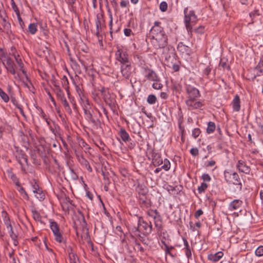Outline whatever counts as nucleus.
<instances>
[{"instance_id": "obj_54", "label": "nucleus", "mask_w": 263, "mask_h": 263, "mask_svg": "<svg viewBox=\"0 0 263 263\" xmlns=\"http://www.w3.org/2000/svg\"><path fill=\"white\" fill-rule=\"evenodd\" d=\"M173 89L176 92H178V93H180L181 90V86L179 84H175L173 85Z\"/></svg>"}, {"instance_id": "obj_39", "label": "nucleus", "mask_w": 263, "mask_h": 263, "mask_svg": "<svg viewBox=\"0 0 263 263\" xmlns=\"http://www.w3.org/2000/svg\"><path fill=\"white\" fill-rule=\"evenodd\" d=\"M154 83L153 84V88L155 89H160L162 87V84L159 83V78L158 80L153 81Z\"/></svg>"}, {"instance_id": "obj_33", "label": "nucleus", "mask_w": 263, "mask_h": 263, "mask_svg": "<svg viewBox=\"0 0 263 263\" xmlns=\"http://www.w3.org/2000/svg\"><path fill=\"white\" fill-rule=\"evenodd\" d=\"M61 103H62L63 105L64 106L65 110L69 113V114H71L72 113L71 109L68 103V102L66 99H64L63 101H61Z\"/></svg>"}, {"instance_id": "obj_41", "label": "nucleus", "mask_w": 263, "mask_h": 263, "mask_svg": "<svg viewBox=\"0 0 263 263\" xmlns=\"http://www.w3.org/2000/svg\"><path fill=\"white\" fill-rule=\"evenodd\" d=\"M70 263H77L78 260V257L73 253H70L69 254Z\"/></svg>"}, {"instance_id": "obj_30", "label": "nucleus", "mask_w": 263, "mask_h": 263, "mask_svg": "<svg viewBox=\"0 0 263 263\" xmlns=\"http://www.w3.org/2000/svg\"><path fill=\"white\" fill-rule=\"evenodd\" d=\"M7 18H4L1 20L2 25L4 28V30L6 31H8L10 29V24L7 21Z\"/></svg>"}, {"instance_id": "obj_34", "label": "nucleus", "mask_w": 263, "mask_h": 263, "mask_svg": "<svg viewBox=\"0 0 263 263\" xmlns=\"http://www.w3.org/2000/svg\"><path fill=\"white\" fill-rule=\"evenodd\" d=\"M84 112L87 116V118L88 121L89 122L92 123L93 124H96V120L93 118L91 112H89V111L87 110L86 109H84Z\"/></svg>"}, {"instance_id": "obj_36", "label": "nucleus", "mask_w": 263, "mask_h": 263, "mask_svg": "<svg viewBox=\"0 0 263 263\" xmlns=\"http://www.w3.org/2000/svg\"><path fill=\"white\" fill-rule=\"evenodd\" d=\"M0 97L5 102H8L9 100V96L1 88H0Z\"/></svg>"}, {"instance_id": "obj_15", "label": "nucleus", "mask_w": 263, "mask_h": 263, "mask_svg": "<svg viewBox=\"0 0 263 263\" xmlns=\"http://www.w3.org/2000/svg\"><path fill=\"white\" fill-rule=\"evenodd\" d=\"M152 163L155 166H158L163 163L161 154L155 151L152 152Z\"/></svg>"}, {"instance_id": "obj_4", "label": "nucleus", "mask_w": 263, "mask_h": 263, "mask_svg": "<svg viewBox=\"0 0 263 263\" xmlns=\"http://www.w3.org/2000/svg\"><path fill=\"white\" fill-rule=\"evenodd\" d=\"M153 225L151 222L144 221L141 217H138V226L133 229V232L136 234V233H141L144 235L151 234L153 230Z\"/></svg>"}, {"instance_id": "obj_23", "label": "nucleus", "mask_w": 263, "mask_h": 263, "mask_svg": "<svg viewBox=\"0 0 263 263\" xmlns=\"http://www.w3.org/2000/svg\"><path fill=\"white\" fill-rule=\"evenodd\" d=\"M162 243L164 245V246L162 247V249L165 251L166 258L170 256L171 257H173V254L172 252V251L174 250L173 247H169L168 246L164 241H162Z\"/></svg>"}, {"instance_id": "obj_12", "label": "nucleus", "mask_w": 263, "mask_h": 263, "mask_svg": "<svg viewBox=\"0 0 263 263\" xmlns=\"http://www.w3.org/2000/svg\"><path fill=\"white\" fill-rule=\"evenodd\" d=\"M76 156L79 163L84 168L86 169L89 172H91L92 171V169L88 161L83 157V156L80 155L78 153H76Z\"/></svg>"}, {"instance_id": "obj_1", "label": "nucleus", "mask_w": 263, "mask_h": 263, "mask_svg": "<svg viewBox=\"0 0 263 263\" xmlns=\"http://www.w3.org/2000/svg\"><path fill=\"white\" fill-rule=\"evenodd\" d=\"M160 24V22H155L149 32L151 42L156 49L164 48L168 44L167 36Z\"/></svg>"}, {"instance_id": "obj_56", "label": "nucleus", "mask_w": 263, "mask_h": 263, "mask_svg": "<svg viewBox=\"0 0 263 263\" xmlns=\"http://www.w3.org/2000/svg\"><path fill=\"white\" fill-rule=\"evenodd\" d=\"M203 212L201 209L198 210L194 214V217L198 219L201 215L203 214Z\"/></svg>"}, {"instance_id": "obj_40", "label": "nucleus", "mask_w": 263, "mask_h": 263, "mask_svg": "<svg viewBox=\"0 0 263 263\" xmlns=\"http://www.w3.org/2000/svg\"><path fill=\"white\" fill-rule=\"evenodd\" d=\"M32 213L33 217L35 220L37 221L41 220V216L37 211L33 210L32 211Z\"/></svg>"}, {"instance_id": "obj_50", "label": "nucleus", "mask_w": 263, "mask_h": 263, "mask_svg": "<svg viewBox=\"0 0 263 263\" xmlns=\"http://www.w3.org/2000/svg\"><path fill=\"white\" fill-rule=\"evenodd\" d=\"M79 213L80 215V218L82 220V222H81V226L82 227H84L86 225V222L84 216L83 214L81 212H79Z\"/></svg>"}, {"instance_id": "obj_64", "label": "nucleus", "mask_w": 263, "mask_h": 263, "mask_svg": "<svg viewBox=\"0 0 263 263\" xmlns=\"http://www.w3.org/2000/svg\"><path fill=\"white\" fill-rule=\"evenodd\" d=\"M24 85L25 87H27L30 91H32V88H33V87L31 82L24 83Z\"/></svg>"}, {"instance_id": "obj_9", "label": "nucleus", "mask_w": 263, "mask_h": 263, "mask_svg": "<svg viewBox=\"0 0 263 263\" xmlns=\"http://www.w3.org/2000/svg\"><path fill=\"white\" fill-rule=\"evenodd\" d=\"M95 23L96 26V34L98 35L105 26V20L102 12L97 14Z\"/></svg>"}, {"instance_id": "obj_31", "label": "nucleus", "mask_w": 263, "mask_h": 263, "mask_svg": "<svg viewBox=\"0 0 263 263\" xmlns=\"http://www.w3.org/2000/svg\"><path fill=\"white\" fill-rule=\"evenodd\" d=\"M215 129V124L213 122H209L206 128V132L208 134H211L214 132Z\"/></svg>"}, {"instance_id": "obj_45", "label": "nucleus", "mask_w": 263, "mask_h": 263, "mask_svg": "<svg viewBox=\"0 0 263 263\" xmlns=\"http://www.w3.org/2000/svg\"><path fill=\"white\" fill-rule=\"evenodd\" d=\"M160 9L162 12H165L167 9V4L165 2H162L159 6Z\"/></svg>"}, {"instance_id": "obj_2", "label": "nucleus", "mask_w": 263, "mask_h": 263, "mask_svg": "<svg viewBox=\"0 0 263 263\" xmlns=\"http://www.w3.org/2000/svg\"><path fill=\"white\" fill-rule=\"evenodd\" d=\"M185 90L186 92V105L191 109L200 108L203 104L200 101H197V98L200 97V92L195 87L190 85L186 86Z\"/></svg>"}, {"instance_id": "obj_63", "label": "nucleus", "mask_w": 263, "mask_h": 263, "mask_svg": "<svg viewBox=\"0 0 263 263\" xmlns=\"http://www.w3.org/2000/svg\"><path fill=\"white\" fill-rule=\"evenodd\" d=\"M8 176L14 181L17 180L15 175L12 172H8Z\"/></svg>"}, {"instance_id": "obj_47", "label": "nucleus", "mask_w": 263, "mask_h": 263, "mask_svg": "<svg viewBox=\"0 0 263 263\" xmlns=\"http://www.w3.org/2000/svg\"><path fill=\"white\" fill-rule=\"evenodd\" d=\"M16 16H17V21L18 22V23H19V25H20L21 28L22 29H23L24 28L25 25V24H24L23 21L22 20V19L21 17L20 13H19L18 14H16Z\"/></svg>"}, {"instance_id": "obj_62", "label": "nucleus", "mask_w": 263, "mask_h": 263, "mask_svg": "<svg viewBox=\"0 0 263 263\" xmlns=\"http://www.w3.org/2000/svg\"><path fill=\"white\" fill-rule=\"evenodd\" d=\"M17 191L22 194H24V195L27 197V193L26 192L25 189L24 187H23L22 186H20L19 187L17 188Z\"/></svg>"}, {"instance_id": "obj_43", "label": "nucleus", "mask_w": 263, "mask_h": 263, "mask_svg": "<svg viewBox=\"0 0 263 263\" xmlns=\"http://www.w3.org/2000/svg\"><path fill=\"white\" fill-rule=\"evenodd\" d=\"M177 49L178 50L181 52L187 51L189 49L188 47L184 45L182 43H180L178 44Z\"/></svg>"}, {"instance_id": "obj_53", "label": "nucleus", "mask_w": 263, "mask_h": 263, "mask_svg": "<svg viewBox=\"0 0 263 263\" xmlns=\"http://www.w3.org/2000/svg\"><path fill=\"white\" fill-rule=\"evenodd\" d=\"M100 91H101L102 96H103V97L104 98V100H107L106 95L107 94V92H108L107 89H106L104 87H103L101 88Z\"/></svg>"}, {"instance_id": "obj_8", "label": "nucleus", "mask_w": 263, "mask_h": 263, "mask_svg": "<svg viewBox=\"0 0 263 263\" xmlns=\"http://www.w3.org/2000/svg\"><path fill=\"white\" fill-rule=\"evenodd\" d=\"M115 55L116 60L120 62L121 65L130 63L128 59V55L126 52L119 47H118Z\"/></svg>"}, {"instance_id": "obj_28", "label": "nucleus", "mask_w": 263, "mask_h": 263, "mask_svg": "<svg viewBox=\"0 0 263 263\" xmlns=\"http://www.w3.org/2000/svg\"><path fill=\"white\" fill-rule=\"evenodd\" d=\"M1 215L6 226L11 223L8 215L5 211H2L1 213Z\"/></svg>"}, {"instance_id": "obj_58", "label": "nucleus", "mask_w": 263, "mask_h": 263, "mask_svg": "<svg viewBox=\"0 0 263 263\" xmlns=\"http://www.w3.org/2000/svg\"><path fill=\"white\" fill-rule=\"evenodd\" d=\"M211 67L210 66H207L203 70V74L208 76L211 71Z\"/></svg>"}, {"instance_id": "obj_32", "label": "nucleus", "mask_w": 263, "mask_h": 263, "mask_svg": "<svg viewBox=\"0 0 263 263\" xmlns=\"http://www.w3.org/2000/svg\"><path fill=\"white\" fill-rule=\"evenodd\" d=\"M163 165L161 166V168L165 171H168L171 167L170 161L167 159H164V160H163Z\"/></svg>"}, {"instance_id": "obj_7", "label": "nucleus", "mask_w": 263, "mask_h": 263, "mask_svg": "<svg viewBox=\"0 0 263 263\" xmlns=\"http://www.w3.org/2000/svg\"><path fill=\"white\" fill-rule=\"evenodd\" d=\"M14 155L17 162L21 165L22 170L25 171L24 164H28L27 156L22 150H19L18 149L16 150Z\"/></svg>"}, {"instance_id": "obj_48", "label": "nucleus", "mask_w": 263, "mask_h": 263, "mask_svg": "<svg viewBox=\"0 0 263 263\" xmlns=\"http://www.w3.org/2000/svg\"><path fill=\"white\" fill-rule=\"evenodd\" d=\"M255 254L258 256H261L263 255V246H259L256 249L255 251Z\"/></svg>"}, {"instance_id": "obj_44", "label": "nucleus", "mask_w": 263, "mask_h": 263, "mask_svg": "<svg viewBox=\"0 0 263 263\" xmlns=\"http://www.w3.org/2000/svg\"><path fill=\"white\" fill-rule=\"evenodd\" d=\"M208 187V185L205 182H202L200 186H198V191L199 193L203 192Z\"/></svg>"}, {"instance_id": "obj_14", "label": "nucleus", "mask_w": 263, "mask_h": 263, "mask_svg": "<svg viewBox=\"0 0 263 263\" xmlns=\"http://www.w3.org/2000/svg\"><path fill=\"white\" fill-rule=\"evenodd\" d=\"M2 63L8 71L13 75L15 74L16 72L14 68L15 64L11 58L7 57L6 63L4 61H3Z\"/></svg>"}, {"instance_id": "obj_61", "label": "nucleus", "mask_w": 263, "mask_h": 263, "mask_svg": "<svg viewBox=\"0 0 263 263\" xmlns=\"http://www.w3.org/2000/svg\"><path fill=\"white\" fill-rule=\"evenodd\" d=\"M132 31L130 29L125 28L124 30V33L126 36H129L131 35Z\"/></svg>"}, {"instance_id": "obj_19", "label": "nucleus", "mask_w": 263, "mask_h": 263, "mask_svg": "<svg viewBox=\"0 0 263 263\" xmlns=\"http://www.w3.org/2000/svg\"><path fill=\"white\" fill-rule=\"evenodd\" d=\"M223 255L222 252H218L215 254H211L208 255L209 259L213 262H216L219 260Z\"/></svg>"}, {"instance_id": "obj_52", "label": "nucleus", "mask_w": 263, "mask_h": 263, "mask_svg": "<svg viewBox=\"0 0 263 263\" xmlns=\"http://www.w3.org/2000/svg\"><path fill=\"white\" fill-rule=\"evenodd\" d=\"M190 153L194 157L197 156L199 154V151L197 148H192L190 150Z\"/></svg>"}, {"instance_id": "obj_51", "label": "nucleus", "mask_w": 263, "mask_h": 263, "mask_svg": "<svg viewBox=\"0 0 263 263\" xmlns=\"http://www.w3.org/2000/svg\"><path fill=\"white\" fill-rule=\"evenodd\" d=\"M109 18H110V21H109V28H110V33L111 34L112 33V13L111 12L109 11Z\"/></svg>"}, {"instance_id": "obj_55", "label": "nucleus", "mask_w": 263, "mask_h": 263, "mask_svg": "<svg viewBox=\"0 0 263 263\" xmlns=\"http://www.w3.org/2000/svg\"><path fill=\"white\" fill-rule=\"evenodd\" d=\"M6 226L7 229L8 230V232L10 234V236L12 234H15V233L13 230V228H12L11 223Z\"/></svg>"}, {"instance_id": "obj_6", "label": "nucleus", "mask_w": 263, "mask_h": 263, "mask_svg": "<svg viewBox=\"0 0 263 263\" xmlns=\"http://www.w3.org/2000/svg\"><path fill=\"white\" fill-rule=\"evenodd\" d=\"M224 178L227 182L232 183L237 186V188L241 190L242 189V184L240 181L239 175L236 172H233L229 171L224 172Z\"/></svg>"}, {"instance_id": "obj_20", "label": "nucleus", "mask_w": 263, "mask_h": 263, "mask_svg": "<svg viewBox=\"0 0 263 263\" xmlns=\"http://www.w3.org/2000/svg\"><path fill=\"white\" fill-rule=\"evenodd\" d=\"M139 202L142 206L148 208L151 205V201L146 197V195H141L139 196Z\"/></svg>"}, {"instance_id": "obj_46", "label": "nucleus", "mask_w": 263, "mask_h": 263, "mask_svg": "<svg viewBox=\"0 0 263 263\" xmlns=\"http://www.w3.org/2000/svg\"><path fill=\"white\" fill-rule=\"evenodd\" d=\"M201 133V131L199 128H195L192 130V136L194 138H196L199 136Z\"/></svg>"}, {"instance_id": "obj_57", "label": "nucleus", "mask_w": 263, "mask_h": 263, "mask_svg": "<svg viewBox=\"0 0 263 263\" xmlns=\"http://www.w3.org/2000/svg\"><path fill=\"white\" fill-rule=\"evenodd\" d=\"M37 109L39 112V115L42 118H45L46 117V115L45 114V112L43 111V109L40 107H36Z\"/></svg>"}, {"instance_id": "obj_25", "label": "nucleus", "mask_w": 263, "mask_h": 263, "mask_svg": "<svg viewBox=\"0 0 263 263\" xmlns=\"http://www.w3.org/2000/svg\"><path fill=\"white\" fill-rule=\"evenodd\" d=\"M119 134L122 140L124 142L128 141L130 139L129 134L124 128L120 129Z\"/></svg>"}, {"instance_id": "obj_24", "label": "nucleus", "mask_w": 263, "mask_h": 263, "mask_svg": "<svg viewBox=\"0 0 263 263\" xmlns=\"http://www.w3.org/2000/svg\"><path fill=\"white\" fill-rule=\"evenodd\" d=\"M11 50L12 52V55L14 57L15 60L18 65L19 67H22V65H23V61L20 58V55L18 54H16L15 53V48L13 47H12L11 48Z\"/></svg>"}, {"instance_id": "obj_5", "label": "nucleus", "mask_w": 263, "mask_h": 263, "mask_svg": "<svg viewBox=\"0 0 263 263\" xmlns=\"http://www.w3.org/2000/svg\"><path fill=\"white\" fill-rule=\"evenodd\" d=\"M184 23L187 30L192 32V26L194 25L198 21L197 16L196 15L193 10H191L188 12L187 8L184 9Z\"/></svg>"}, {"instance_id": "obj_17", "label": "nucleus", "mask_w": 263, "mask_h": 263, "mask_svg": "<svg viewBox=\"0 0 263 263\" xmlns=\"http://www.w3.org/2000/svg\"><path fill=\"white\" fill-rule=\"evenodd\" d=\"M238 170L242 173L248 174L250 172V167L247 166L246 163L242 160H239L236 165Z\"/></svg>"}, {"instance_id": "obj_18", "label": "nucleus", "mask_w": 263, "mask_h": 263, "mask_svg": "<svg viewBox=\"0 0 263 263\" xmlns=\"http://www.w3.org/2000/svg\"><path fill=\"white\" fill-rule=\"evenodd\" d=\"M136 191L138 193L139 196L146 195L148 192V188L143 183H137Z\"/></svg>"}, {"instance_id": "obj_13", "label": "nucleus", "mask_w": 263, "mask_h": 263, "mask_svg": "<svg viewBox=\"0 0 263 263\" xmlns=\"http://www.w3.org/2000/svg\"><path fill=\"white\" fill-rule=\"evenodd\" d=\"M121 72L124 78L128 79L132 74V66L130 63L121 65Z\"/></svg>"}, {"instance_id": "obj_11", "label": "nucleus", "mask_w": 263, "mask_h": 263, "mask_svg": "<svg viewBox=\"0 0 263 263\" xmlns=\"http://www.w3.org/2000/svg\"><path fill=\"white\" fill-rule=\"evenodd\" d=\"M143 74L146 80L153 81L158 80V77L156 72L148 68H144Z\"/></svg>"}, {"instance_id": "obj_21", "label": "nucleus", "mask_w": 263, "mask_h": 263, "mask_svg": "<svg viewBox=\"0 0 263 263\" xmlns=\"http://www.w3.org/2000/svg\"><path fill=\"white\" fill-rule=\"evenodd\" d=\"M242 203V201L238 199H235L230 204L229 210L231 211L237 210L241 206Z\"/></svg>"}, {"instance_id": "obj_37", "label": "nucleus", "mask_w": 263, "mask_h": 263, "mask_svg": "<svg viewBox=\"0 0 263 263\" xmlns=\"http://www.w3.org/2000/svg\"><path fill=\"white\" fill-rule=\"evenodd\" d=\"M57 96L58 99H59L61 101V102L63 101L64 99H66V98L65 97L64 93L61 90L60 88H59L58 87V91H57Z\"/></svg>"}, {"instance_id": "obj_35", "label": "nucleus", "mask_w": 263, "mask_h": 263, "mask_svg": "<svg viewBox=\"0 0 263 263\" xmlns=\"http://www.w3.org/2000/svg\"><path fill=\"white\" fill-rule=\"evenodd\" d=\"M62 84L64 88L67 90L68 95H69L68 88V81L66 76H64L62 79Z\"/></svg>"}, {"instance_id": "obj_42", "label": "nucleus", "mask_w": 263, "mask_h": 263, "mask_svg": "<svg viewBox=\"0 0 263 263\" xmlns=\"http://www.w3.org/2000/svg\"><path fill=\"white\" fill-rule=\"evenodd\" d=\"M11 5L13 10L15 12L16 15L20 13V10L15 4L14 0H11Z\"/></svg>"}, {"instance_id": "obj_10", "label": "nucleus", "mask_w": 263, "mask_h": 263, "mask_svg": "<svg viewBox=\"0 0 263 263\" xmlns=\"http://www.w3.org/2000/svg\"><path fill=\"white\" fill-rule=\"evenodd\" d=\"M50 229L53 233L55 240L60 243H64L65 240L60 232L58 224L56 222L53 221L50 223Z\"/></svg>"}, {"instance_id": "obj_59", "label": "nucleus", "mask_w": 263, "mask_h": 263, "mask_svg": "<svg viewBox=\"0 0 263 263\" xmlns=\"http://www.w3.org/2000/svg\"><path fill=\"white\" fill-rule=\"evenodd\" d=\"M4 18H7L6 13L5 10H0V19H3Z\"/></svg>"}, {"instance_id": "obj_60", "label": "nucleus", "mask_w": 263, "mask_h": 263, "mask_svg": "<svg viewBox=\"0 0 263 263\" xmlns=\"http://www.w3.org/2000/svg\"><path fill=\"white\" fill-rule=\"evenodd\" d=\"M202 179L205 181H210L211 180L210 176L207 174H204L202 176Z\"/></svg>"}, {"instance_id": "obj_26", "label": "nucleus", "mask_w": 263, "mask_h": 263, "mask_svg": "<svg viewBox=\"0 0 263 263\" xmlns=\"http://www.w3.org/2000/svg\"><path fill=\"white\" fill-rule=\"evenodd\" d=\"M255 70H256V74L255 76H261L263 75V60H261L256 67H255Z\"/></svg>"}, {"instance_id": "obj_27", "label": "nucleus", "mask_w": 263, "mask_h": 263, "mask_svg": "<svg viewBox=\"0 0 263 263\" xmlns=\"http://www.w3.org/2000/svg\"><path fill=\"white\" fill-rule=\"evenodd\" d=\"M183 243L184 246V249L185 250V254L188 258L191 256L192 253L191 250L189 246V244L186 238H183Z\"/></svg>"}, {"instance_id": "obj_3", "label": "nucleus", "mask_w": 263, "mask_h": 263, "mask_svg": "<svg viewBox=\"0 0 263 263\" xmlns=\"http://www.w3.org/2000/svg\"><path fill=\"white\" fill-rule=\"evenodd\" d=\"M148 217V221L154 224L153 229L156 230L158 233L161 232L162 230V218L159 213L156 210H149L147 212Z\"/></svg>"}, {"instance_id": "obj_16", "label": "nucleus", "mask_w": 263, "mask_h": 263, "mask_svg": "<svg viewBox=\"0 0 263 263\" xmlns=\"http://www.w3.org/2000/svg\"><path fill=\"white\" fill-rule=\"evenodd\" d=\"M30 183L31 184L33 193L39 195V196L36 195V197L39 199L40 200H43L44 199V195L42 193V189L40 188L39 185L35 182V180H33L32 181L30 182Z\"/></svg>"}, {"instance_id": "obj_22", "label": "nucleus", "mask_w": 263, "mask_h": 263, "mask_svg": "<svg viewBox=\"0 0 263 263\" xmlns=\"http://www.w3.org/2000/svg\"><path fill=\"white\" fill-rule=\"evenodd\" d=\"M233 108L236 111H239L240 109V99L238 95H236L233 102Z\"/></svg>"}, {"instance_id": "obj_49", "label": "nucleus", "mask_w": 263, "mask_h": 263, "mask_svg": "<svg viewBox=\"0 0 263 263\" xmlns=\"http://www.w3.org/2000/svg\"><path fill=\"white\" fill-rule=\"evenodd\" d=\"M106 96L107 100H104L106 103L109 105L110 106L112 104H114L113 100L110 98V97H109L110 95H109V92H107V94H106Z\"/></svg>"}, {"instance_id": "obj_29", "label": "nucleus", "mask_w": 263, "mask_h": 263, "mask_svg": "<svg viewBox=\"0 0 263 263\" xmlns=\"http://www.w3.org/2000/svg\"><path fill=\"white\" fill-rule=\"evenodd\" d=\"M37 24L31 23L28 26V31L31 34H34L37 31Z\"/></svg>"}, {"instance_id": "obj_38", "label": "nucleus", "mask_w": 263, "mask_h": 263, "mask_svg": "<svg viewBox=\"0 0 263 263\" xmlns=\"http://www.w3.org/2000/svg\"><path fill=\"white\" fill-rule=\"evenodd\" d=\"M157 98L154 95H150L148 96L147 99V102L150 104H154L156 103Z\"/></svg>"}]
</instances>
